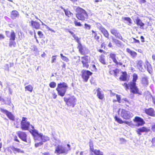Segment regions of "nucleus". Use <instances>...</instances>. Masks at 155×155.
<instances>
[{
    "instance_id": "1",
    "label": "nucleus",
    "mask_w": 155,
    "mask_h": 155,
    "mask_svg": "<svg viewBox=\"0 0 155 155\" xmlns=\"http://www.w3.org/2000/svg\"><path fill=\"white\" fill-rule=\"evenodd\" d=\"M138 79L137 75L136 73L133 74V79L132 81L130 82L128 84L124 83L122 85L126 90L130 89V92L134 94H137L139 93V89L136 86V82Z\"/></svg>"
},
{
    "instance_id": "2",
    "label": "nucleus",
    "mask_w": 155,
    "mask_h": 155,
    "mask_svg": "<svg viewBox=\"0 0 155 155\" xmlns=\"http://www.w3.org/2000/svg\"><path fill=\"white\" fill-rule=\"evenodd\" d=\"M75 16L78 20L84 21L88 18V15L87 11L79 6L77 7L75 9Z\"/></svg>"
},
{
    "instance_id": "3",
    "label": "nucleus",
    "mask_w": 155,
    "mask_h": 155,
    "mask_svg": "<svg viewBox=\"0 0 155 155\" xmlns=\"http://www.w3.org/2000/svg\"><path fill=\"white\" fill-rule=\"evenodd\" d=\"M27 118L23 117L22 118V120L21 122V127L23 130H30V132L33 134L35 130L34 129V126L30 124V122L27 121Z\"/></svg>"
},
{
    "instance_id": "4",
    "label": "nucleus",
    "mask_w": 155,
    "mask_h": 155,
    "mask_svg": "<svg viewBox=\"0 0 155 155\" xmlns=\"http://www.w3.org/2000/svg\"><path fill=\"white\" fill-rule=\"evenodd\" d=\"M71 149V146L69 144H67L66 147L61 145H58L55 148L54 153L58 155L63 153L67 154Z\"/></svg>"
},
{
    "instance_id": "5",
    "label": "nucleus",
    "mask_w": 155,
    "mask_h": 155,
    "mask_svg": "<svg viewBox=\"0 0 155 155\" xmlns=\"http://www.w3.org/2000/svg\"><path fill=\"white\" fill-rule=\"evenodd\" d=\"M68 88L67 84L63 82L58 84L56 90L59 95L63 97L65 95Z\"/></svg>"
},
{
    "instance_id": "6",
    "label": "nucleus",
    "mask_w": 155,
    "mask_h": 155,
    "mask_svg": "<svg viewBox=\"0 0 155 155\" xmlns=\"http://www.w3.org/2000/svg\"><path fill=\"white\" fill-rule=\"evenodd\" d=\"M64 101L67 106L69 107H74L76 104L77 99L74 96H70L69 97H64Z\"/></svg>"
},
{
    "instance_id": "7",
    "label": "nucleus",
    "mask_w": 155,
    "mask_h": 155,
    "mask_svg": "<svg viewBox=\"0 0 155 155\" xmlns=\"http://www.w3.org/2000/svg\"><path fill=\"white\" fill-rule=\"evenodd\" d=\"M33 135H35V139L36 140H38V138H40L41 140V141L43 143L49 140V138L47 136L43 135L41 133H38V132L36 131L34 132Z\"/></svg>"
},
{
    "instance_id": "8",
    "label": "nucleus",
    "mask_w": 155,
    "mask_h": 155,
    "mask_svg": "<svg viewBox=\"0 0 155 155\" xmlns=\"http://www.w3.org/2000/svg\"><path fill=\"white\" fill-rule=\"evenodd\" d=\"M97 27L100 31L104 36L106 38L109 39V34L108 31L99 23L96 24Z\"/></svg>"
},
{
    "instance_id": "9",
    "label": "nucleus",
    "mask_w": 155,
    "mask_h": 155,
    "mask_svg": "<svg viewBox=\"0 0 155 155\" xmlns=\"http://www.w3.org/2000/svg\"><path fill=\"white\" fill-rule=\"evenodd\" d=\"M9 37V46L12 47L13 46L14 47H15L16 46V43L15 41L16 38V35L15 33L13 30H11Z\"/></svg>"
},
{
    "instance_id": "10",
    "label": "nucleus",
    "mask_w": 155,
    "mask_h": 155,
    "mask_svg": "<svg viewBox=\"0 0 155 155\" xmlns=\"http://www.w3.org/2000/svg\"><path fill=\"white\" fill-rule=\"evenodd\" d=\"M109 58H111L114 63L116 66L117 67H119L120 66H123L124 67H125L124 64L123 65V63L121 61L117 60L116 58V54L113 53H110L109 54Z\"/></svg>"
},
{
    "instance_id": "11",
    "label": "nucleus",
    "mask_w": 155,
    "mask_h": 155,
    "mask_svg": "<svg viewBox=\"0 0 155 155\" xmlns=\"http://www.w3.org/2000/svg\"><path fill=\"white\" fill-rule=\"evenodd\" d=\"M121 117L125 120H129L134 116L130 111L125 109H122L120 114Z\"/></svg>"
},
{
    "instance_id": "12",
    "label": "nucleus",
    "mask_w": 155,
    "mask_h": 155,
    "mask_svg": "<svg viewBox=\"0 0 155 155\" xmlns=\"http://www.w3.org/2000/svg\"><path fill=\"white\" fill-rule=\"evenodd\" d=\"M81 63L83 68H88L89 67L88 63L90 61V58L89 56L85 55L81 57Z\"/></svg>"
},
{
    "instance_id": "13",
    "label": "nucleus",
    "mask_w": 155,
    "mask_h": 155,
    "mask_svg": "<svg viewBox=\"0 0 155 155\" xmlns=\"http://www.w3.org/2000/svg\"><path fill=\"white\" fill-rule=\"evenodd\" d=\"M7 150L8 152L11 153H12V151L13 153L15 154H16L17 153H25L23 150L13 146L8 147L7 148Z\"/></svg>"
},
{
    "instance_id": "14",
    "label": "nucleus",
    "mask_w": 155,
    "mask_h": 155,
    "mask_svg": "<svg viewBox=\"0 0 155 155\" xmlns=\"http://www.w3.org/2000/svg\"><path fill=\"white\" fill-rule=\"evenodd\" d=\"M81 77L85 82H87L92 73L89 70H83L81 71Z\"/></svg>"
},
{
    "instance_id": "15",
    "label": "nucleus",
    "mask_w": 155,
    "mask_h": 155,
    "mask_svg": "<svg viewBox=\"0 0 155 155\" xmlns=\"http://www.w3.org/2000/svg\"><path fill=\"white\" fill-rule=\"evenodd\" d=\"M114 118L115 120L118 123L122 124L123 123L131 127H133L134 125L132 121H128L125 120L123 121L121 118L118 117L117 116H115L114 117Z\"/></svg>"
},
{
    "instance_id": "16",
    "label": "nucleus",
    "mask_w": 155,
    "mask_h": 155,
    "mask_svg": "<svg viewBox=\"0 0 155 155\" xmlns=\"http://www.w3.org/2000/svg\"><path fill=\"white\" fill-rule=\"evenodd\" d=\"M77 48L81 54L85 55L88 53V49L86 47L82 45L81 43L78 44Z\"/></svg>"
},
{
    "instance_id": "17",
    "label": "nucleus",
    "mask_w": 155,
    "mask_h": 155,
    "mask_svg": "<svg viewBox=\"0 0 155 155\" xmlns=\"http://www.w3.org/2000/svg\"><path fill=\"white\" fill-rule=\"evenodd\" d=\"M90 151L94 153L95 155H103V153L100 151L99 150L94 149V145L92 142H89Z\"/></svg>"
},
{
    "instance_id": "18",
    "label": "nucleus",
    "mask_w": 155,
    "mask_h": 155,
    "mask_svg": "<svg viewBox=\"0 0 155 155\" xmlns=\"http://www.w3.org/2000/svg\"><path fill=\"white\" fill-rule=\"evenodd\" d=\"M0 110L2 113L5 114L9 119L12 121L15 120V117L11 112L2 108H1Z\"/></svg>"
},
{
    "instance_id": "19",
    "label": "nucleus",
    "mask_w": 155,
    "mask_h": 155,
    "mask_svg": "<svg viewBox=\"0 0 155 155\" xmlns=\"http://www.w3.org/2000/svg\"><path fill=\"white\" fill-rule=\"evenodd\" d=\"M133 121L135 123H137V126H142L145 124L143 119L138 116L135 117L133 119Z\"/></svg>"
},
{
    "instance_id": "20",
    "label": "nucleus",
    "mask_w": 155,
    "mask_h": 155,
    "mask_svg": "<svg viewBox=\"0 0 155 155\" xmlns=\"http://www.w3.org/2000/svg\"><path fill=\"white\" fill-rule=\"evenodd\" d=\"M17 134L22 141L27 142V135L25 132L19 131L17 132Z\"/></svg>"
},
{
    "instance_id": "21",
    "label": "nucleus",
    "mask_w": 155,
    "mask_h": 155,
    "mask_svg": "<svg viewBox=\"0 0 155 155\" xmlns=\"http://www.w3.org/2000/svg\"><path fill=\"white\" fill-rule=\"evenodd\" d=\"M111 33L115 36L116 38L122 40L123 37L118 31L115 28H113L110 30Z\"/></svg>"
},
{
    "instance_id": "22",
    "label": "nucleus",
    "mask_w": 155,
    "mask_h": 155,
    "mask_svg": "<svg viewBox=\"0 0 155 155\" xmlns=\"http://www.w3.org/2000/svg\"><path fill=\"white\" fill-rule=\"evenodd\" d=\"M122 74L119 77V79L122 81H128L129 80L130 76L128 75V74L126 71H122L121 72Z\"/></svg>"
},
{
    "instance_id": "23",
    "label": "nucleus",
    "mask_w": 155,
    "mask_h": 155,
    "mask_svg": "<svg viewBox=\"0 0 155 155\" xmlns=\"http://www.w3.org/2000/svg\"><path fill=\"white\" fill-rule=\"evenodd\" d=\"M137 66L139 70L142 72L144 71L145 66L142 61L138 60L137 61Z\"/></svg>"
},
{
    "instance_id": "24",
    "label": "nucleus",
    "mask_w": 155,
    "mask_h": 155,
    "mask_svg": "<svg viewBox=\"0 0 155 155\" xmlns=\"http://www.w3.org/2000/svg\"><path fill=\"white\" fill-rule=\"evenodd\" d=\"M150 131L149 129L144 126L137 128L136 131L137 134L139 135H141L142 133L147 132Z\"/></svg>"
},
{
    "instance_id": "25",
    "label": "nucleus",
    "mask_w": 155,
    "mask_h": 155,
    "mask_svg": "<svg viewBox=\"0 0 155 155\" xmlns=\"http://www.w3.org/2000/svg\"><path fill=\"white\" fill-rule=\"evenodd\" d=\"M144 112L148 115L152 117H155V111L154 109L152 108L145 109Z\"/></svg>"
},
{
    "instance_id": "26",
    "label": "nucleus",
    "mask_w": 155,
    "mask_h": 155,
    "mask_svg": "<svg viewBox=\"0 0 155 155\" xmlns=\"http://www.w3.org/2000/svg\"><path fill=\"white\" fill-rule=\"evenodd\" d=\"M97 91V97L100 100H103L104 97V95L102 92L101 90V89L100 88H98L96 90Z\"/></svg>"
},
{
    "instance_id": "27",
    "label": "nucleus",
    "mask_w": 155,
    "mask_h": 155,
    "mask_svg": "<svg viewBox=\"0 0 155 155\" xmlns=\"http://www.w3.org/2000/svg\"><path fill=\"white\" fill-rule=\"evenodd\" d=\"M31 25L33 28L36 29H38L40 28L41 25L40 23L32 20L30 22Z\"/></svg>"
},
{
    "instance_id": "28",
    "label": "nucleus",
    "mask_w": 155,
    "mask_h": 155,
    "mask_svg": "<svg viewBox=\"0 0 155 155\" xmlns=\"http://www.w3.org/2000/svg\"><path fill=\"white\" fill-rule=\"evenodd\" d=\"M136 22L135 23L138 26H139L140 28H143L144 24L142 22L141 20L139 18H137L136 19Z\"/></svg>"
},
{
    "instance_id": "29",
    "label": "nucleus",
    "mask_w": 155,
    "mask_h": 155,
    "mask_svg": "<svg viewBox=\"0 0 155 155\" xmlns=\"http://www.w3.org/2000/svg\"><path fill=\"white\" fill-rule=\"evenodd\" d=\"M92 35L94 39L97 41L98 42L99 41L100 36L98 35L97 31H95L93 30L91 31Z\"/></svg>"
},
{
    "instance_id": "30",
    "label": "nucleus",
    "mask_w": 155,
    "mask_h": 155,
    "mask_svg": "<svg viewBox=\"0 0 155 155\" xmlns=\"http://www.w3.org/2000/svg\"><path fill=\"white\" fill-rule=\"evenodd\" d=\"M19 14L18 12L16 10L12 11L11 13L10 17L12 19H14L16 17H18Z\"/></svg>"
},
{
    "instance_id": "31",
    "label": "nucleus",
    "mask_w": 155,
    "mask_h": 155,
    "mask_svg": "<svg viewBox=\"0 0 155 155\" xmlns=\"http://www.w3.org/2000/svg\"><path fill=\"white\" fill-rule=\"evenodd\" d=\"M126 51L133 58L136 57L137 56V54L136 52L131 50L129 48H127Z\"/></svg>"
},
{
    "instance_id": "32",
    "label": "nucleus",
    "mask_w": 155,
    "mask_h": 155,
    "mask_svg": "<svg viewBox=\"0 0 155 155\" xmlns=\"http://www.w3.org/2000/svg\"><path fill=\"white\" fill-rule=\"evenodd\" d=\"M99 60L104 65L107 64V62L105 59V56L104 55L101 54L100 56Z\"/></svg>"
},
{
    "instance_id": "33",
    "label": "nucleus",
    "mask_w": 155,
    "mask_h": 155,
    "mask_svg": "<svg viewBox=\"0 0 155 155\" xmlns=\"http://www.w3.org/2000/svg\"><path fill=\"white\" fill-rule=\"evenodd\" d=\"M119 70L117 68L115 69L113 71H110V73L111 74H113L115 77H117L119 76Z\"/></svg>"
},
{
    "instance_id": "34",
    "label": "nucleus",
    "mask_w": 155,
    "mask_h": 155,
    "mask_svg": "<svg viewBox=\"0 0 155 155\" xmlns=\"http://www.w3.org/2000/svg\"><path fill=\"white\" fill-rule=\"evenodd\" d=\"M145 63L147 65V69L148 72L151 74L152 72V68L151 65L149 62L148 61H146Z\"/></svg>"
},
{
    "instance_id": "35",
    "label": "nucleus",
    "mask_w": 155,
    "mask_h": 155,
    "mask_svg": "<svg viewBox=\"0 0 155 155\" xmlns=\"http://www.w3.org/2000/svg\"><path fill=\"white\" fill-rule=\"evenodd\" d=\"M141 84L144 86H147L148 84L147 78L145 77L142 78L141 80Z\"/></svg>"
},
{
    "instance_id": "36",
    "label": "nucleus",
    "mask_w": 155,
    "mask_h": 155,
    "mask_svg": "<svg viewBox=\"0 0 155 155\" xmlns=\"http://www.w3.org/2000/svg\"><path fill=\"white\" fill-rule=\"evenodd\" d=\"M122 19L124 22L125 21H127L129 25H130L132 23V20L130 17H123Z\"/></svg>"
},
{
    "instance_id": "37",
    "label": "nucleus",
    "mask_w": 155,
    "mask_h": 155,
    "mask_svg": "<svg viewBox=\"0 0 155 155\" xmlns=\"http://www.w3.org/2000/svg\"><path fill=\"white\" fill-rule=\"evenodd\" d=\"M25 88L26 91H28L30 92H32L33 89V86L30 84L26 86Z\"/></svg>"
},
{
    "instance_id": "38",
    "label": "nucleus",
    "mask_w": 155,
    "mask_h": 155,
    "mask_svg": "<svg viewBox=\"0 0 155 155\" xmlns=\"http://www.w3.org/2000/svg\"><path fill=\"white\" fill-rule=\"evenodd\" d=\"M112 40L114 42L115 44L117 46H120L122 45V43L118 40L114 38H113Z\"/></svg>"
},
{
    "instance_id": "39",
    "label": "nucleus",
    "mask_w": 155,
    "mask_h": 155,
    "mask_svg": "<svg viewBox=\"0 0 155 155\" xmlns=\"http://www.w3.org/2000/svg\"><path fill=\"white\" fill-rule=\"evenodd\" d=\"M74 25L76 27H81L82 26V25L81 24L80 21H78V20L75 18H74Z\"/></svg>"
},
{
    "instance_id": "40",
    "label": "nucleus",
    "mask_w": 155,
    "mask_h": 155,
    "mask_svg": "<svg viewBox=\"0 0 155 155\" xmlns=\"http://www.w3.org/2000/svg\"><path fill=\"white\" fill-rule=\"evenodd\" d=\"M64 11L65 15L68 17H69L71 16H72L73 15L72 13L68 10H64Z\"/></svg>"
},
{
    "instance_id": "41",
    "label": "nucleus",
    "mask_w": 155,
    "mask_h": 155,
    "mask_svg": "<svg viewBox=\"0 0 155 155\" xmlns=\"http://www.w3.org/2000/svg\"><path fill=\"white\" fill-rule=\"evenodd\" d=\"M49 86L51 88H54L56 87V84L54 81H52L49 83Z\"/></svg>"
},
{
    "instance_id": "42",
    "label": "nucleus",
    "mask_w": 155,
    "mask_h": 155,
    "mask_svg": "<svg viewBox=\"0 0 155 155\" xmlns=\"http://www.w3.org/2000/svg\"><path fill=\"white\" fill-rule=\"evenodd\" d=\"M11 104V101L10 99L8 98H7L5 99V102L4 103V104L8 105H10Z\"/></svg>"
},
{
    "instance_id": "43",
    "label": "nucleus",
    "mask_w": 155,
    "mask_h": 155,
    "mask_svg": "<svg viewBox=\"0 0 155 155\" xmlns=\"http://www.w3.org/2000/svg\"><path fill=\"white\" fill-rule=\"evenodd\" d=\"M61 57L62 59L64 61L68 62L69 61L68 59L66 57L63 56L62 54H60Z\"/></svg>"
},
{
    "instance_id": "44",
    "label": "nucleus",
    "mask_w": 155,
    "mask_h": 155,
    "mask_svg": "<svg viewBox=\"0 0 155 155\" xmlns=\"http://www.w3.org/2000/svg\"><path fill=\"white\" fill-rule=\"evenodd\" d=\"M84 28L86 30H90L91 28V25L86 23L84 24Z\"/></svg>"
},
{
    "instance_id": "45",
    "label": "nucleus",
    "mask_w": 155,
    "mask_h": 155,
    "mask_svg": "<svg viewBox=\"0 0 155 155\" xmlns=\"http://www.w3.org/2000/svg\"><path fill=\"white\" fill-rule=\"evenodd\" d=\"M43 145V143L41 141V142H39L38 143H35V147H40Z\"/></svg>"
},
{
    "instance_id": "46",
    "label": "nucleus",
    "mask_w": 155,
    "mask_h": 155,
    "mask_svg": "<svg viewBox=\"0 0 155 155\" xmlns=\"http://www.w3.org/2000/svg\"><path fill=\"white\" fill-rule=\"evenodd\" d=\"M73 37L75 40L78 43V44H79V43H81L80 41V38H79L77 36L75 35H74V36Z\"/></svg>"
},
{
    "instance_id": "47",
    "label": "nucleus",
    "mask_w": 155,
    "mask_h": 155,
    "mask_svg": "<svg viewBox=\"0 0 155 155\" xmlns=\"http://www.w3.org/2000/svg\"><path fill=\"white\" fill-rule=\"evenodd\" d=\"M37 33L40 38H42L44 37V34L41 31H38Z\"/></svg>"
},
{
    "instance_id": "48",
    "label": "nucleus",
    "mask_w": 155,
    "mask_h": 155,
    "mask_svg": "<svg viewBox=\"0 0 155 155\" xmlns=\"http://www.w3.org/2000/svg\"><path fill=\"white\" fill-rule=\"evenodd\" d=\"M116 96L117 98V101L119 103L121 102V96L120 95L117 94L116 95Z\"/></svg>"
},
{
    "instance_id": "49",
    "label": "nucleus",
    "mask_w": 155,
    "mask_h": 155,
    "mask_svg": "<svg viewBox=\"0 0 155 155\" xmlns=\"http://www.w3.org/2000/svg\"><path fill=\"white\" fill-rule=\"evenodd\" d=\"M132 38L133 39L134 41L132 42L133 43H138L140 44V41L139 40L136 39L134 38Z\"/></svg>"
},
{
    "instance_id": "50",
    "label": "nucleus",
    "mask_w": 155,
    "mask_h": 155,
    "mask_svg": "<svg viewBox=\"0 0 155 155\" xmlns=\"http://www.w3.org/2000/svg\"><path fill=\"white\" fill-rule=\"evenodd\" d=\"M97 51L100 53H103L104 54H105L106 53V52L105 51L101 49H98L97 50Z\"/></svg>"
},
{
    "instance_id": "51",
    "label": "nucleus",
    "mask_w": 155,
    "mask_h": 155,
    "mask_svg": "<svg viewBox=\"0 0 155 155\" xmlns=\"http://www.w3.org/2000/svg\"><path fill=\"white\" fill-rule=\"evenodd\" d=\"M151 129L153 132H155V124L151 125Z\"/></svg>"
},
{
    "instance_id": "52",
    "label": "nucleus",
    "mask_w": 155,
    "mask_h": 155,
    "mask_svg": "<svg viewBox=\"0 0 155 155\" xmlns=\"http://www.w3.org/2000/svg\"><path fill=\"white\" fill-rule=\"evenodd\" d=\"M101 48H104L105 49L106 48V45L104 42L102 43L101 45Z\"/></svg>"
},
{
    "instance_id": "53",
    "label": "nucleus",
    "mask_w": 155,
    "mask_h": 155,
    "mask_svg": "<svg viewBox=\"0 0 155 155\" xmlns=\"http://www.w3.org/2000/svg\"><path fill=\"white\" fill-rule=\"evenodd\" d=\"M151 142L152 143V144L153 146H155V137L152 138Z\"/></svg>"
},
{
    "instance_id": "54",
    "label": "nucleus",
    "mask_w": 155,
    "mask_h": 155,
    "mask_svg": "<svg viewBox=\"0 0 155 155\" xmlns=\"http://www.w3.org/2000/svg\"><path fill=\"white\" fill-rule=\"evenodd\" d=\"M57 95L56 94L55 92H54L52 93V96L54 99L56 98L57 97Z\"/></svg>"
},
{
    "instance_id": "55",
    "label": "nucleus",
    "mask_w": 155,
    "mask_h": 155,
    "mask_svg": "<svg viewBox=\"0 0 155 155\" xmlns=\"http://www.w3.org/2000/svg\"><path fill=\"white\" fill-rule=\"evenodd\" d=\"M14 140L15 141H16L17 142H19V140L18 139L16 135H15L14 137Z\"/></svg>"
},
{
    "instance_id": "56",
    "label": "nucleus",
    "mask_w": 155,
    "mask_h": 155,
    "mask_svg": "<svg viewBox=\"0 0 155 155\" xmlns=\"http://www.w3.org/2000/svg\"><path fill=\"white\" fill-rule=\"evenodd\" d=\"M52 58V60L51 61V63H53L56 61V58H55V56H53Z\"/></svg>"
},
{
    "instance_id": "57",
    "label": "nucleus",
    "mask_w": 155,
    "mask_h": 155,
    "mask_svg": "<svg viewBox=\"0 0 155 155\" xmlns=\"http://www.w3.org/2000/svg\"><path fill=\"white\" fill-rule=\"evenodd\" d=\"M92 68L93 69V70L95 71H97V68H96V66L94 64H93L92 65Z\"/></svg>"
},
{
    "instance_id": "58",
    "label": "nucleus",
    "mask_w": 155,
    "mask_h": 155,
    "mask_svg": "<svg viewBox=\"0 0 155 155\" xmlns=\"http://www.w3.org/2000/svg\"><path fill=\"white\" fill-rule=\"evenodd\" d=\"M140 38L141 39V41L142 42H145L144 38L143 36H140Z\"/></svg>"
},
{
    "instance_id": "59",
    "label": "nucleus",
    "mask_w": 155,
    "mask_h": 155,
    "mask_svg": "<svg viewBox=\"0 0 155 155\" xmlns=\"http://www.w3.org/2000/svg\"><path fill=\"white\" fill-rule=\"evenodd\" d=\"M4 35L2 34H0V39H3L5 38Z\"/></svg>"
},
{
    "instance_id": "60",
    "label": "nucleus",
    "mask_w": 155,
    "mask_h": 155,
    "mask_svg": "<svg viewBox=\"0 0 155 155\" xmlns=\"http://www.w3.org/2000/svg\"><path fill=\"white\" fill-rule=\"evenodd\" d=\"M108 46L109 48H110L112 47L113 46L111 42H109L108 45Z\"/></svg>"
},
{
    "instance_id": "61",
    "label": "nucleus",
    "mask_w": 155,
    "mask_h": 155,
    "mask_svg": "<svg viewBox=\"0 0 155 155\" xmlns=\"http://www.w3.org/2000/svg\"><path fill=\"white\" fill-rule=\"evenodd\" d=\"M146 2L145 0H140V4H143L145 3Z\"/></svg>"
},
{
    "instance_id": "62",
    "label": "nucleus",
    "mask_w": 155,
    "mask_h": 155,
    "mask_svg": "<svg viewBox=\"0 0 155 155\" xmlns=\"http://www.w3.org/2000/svg\"><path fill=\"white\" fill-rule=\"evenodd\" d=\"M5 100L3 98H0V101L3 103L4 104V103L5 102Z\"/></svg>"
},
{
    "instance_id": "63",
    "label": "nucleus",
    "mask_w": 155,
    "mask_h": 155,
    "mask_svg": "<svg viewBox=\"0 0 155 155\" xmlns=\"http://www.w3.org/2000/svg\"><path fill=\"white\" fill-rule=\"evenodd\" d=\"M68 32L70 34H71L72 35L73 37L74 36V35H75L73 32L71 31H69Z\"/></svg>"
},
{
    "instance_id": "64",
    "label": "nucleus",
    "mask_w": 155,
    "mask_h": 155,
    "mask_svg": "<svg viewBox=\"0 0 155 155\" xmlns=\"http://www.w3.org/2000/svg\"><path fill=\"white\" fill-rule=\"evenodd\" d=\"M152 58L153 61H155V54H153L152 55Z\"/></svg>"
}]
</instances>
